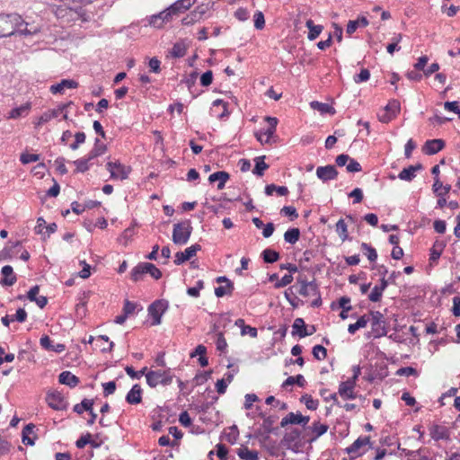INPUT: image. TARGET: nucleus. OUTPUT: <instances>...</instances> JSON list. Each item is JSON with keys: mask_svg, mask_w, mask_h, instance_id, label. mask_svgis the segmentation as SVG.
<instances>
[{"mask_svg": "<svg viewBox=\"0 0 460 460\" xmlns=\"http://www.w3.org/2000/svg\"><path fill=\"white\" fill-rule=\"evenodd\" d=\"M19 22L21 15L18 13L0 14V38L18 34Z\"/></svg>", "mask_w": 460, "mask_h": 460, "instance_id": "obj_1", "label": "nucleus"}, {"mask_svg": "<svg viewBox=\"0 0 460 460\" xmlns=\"http://www.w3.org/2000/svg\"><path fill=\"white\" fill-rule=\"evenodd\" d=\"M192 233V226L190 220H185L173 225L172 240L175 244H186Z\"/></svg>", "mask_w": 460, "mask_h": 460, "instance_id": "obj_2", "label": "nucleus"}, {"mask_svg": "<svg viewBox=\"0 0 460 460\" xmlns=\"http://www.w3.org/2000/svg\"><path fill=\"white\" fill-rule=\"evenodd\" d=\"M147 385L154 388L158 385H168L172 382V375L170 370H150L146 374Z\"/></svg>", "mask_w": 460, "mask_h": 460, "instance_id": "obj_3", "label": "nucleus"}, {"mask_svg": "<svg viewBox=\"0 0 460 460\" xmlns=\"http://www.w3.org/2000/svg\"><path fill=\"white\" fill-rule=\"evenodd\" d=\"M168 301L160 299L155 300L148 306V314L152 317V325H158L161 323L162 315L168 309Z\"/></svg>", "mask_w": 460, "mask_h": 460, "instance_id": "obj_4", "label": "nucleus"}, {"mask_svg": "<svg viewBox=\"0 0 460 460\" xmlns=\"http://www.w3.org/2000/svg\"><path fill=\"white\" fill-rule=\"evenodd\" d=\"M371 332L374 338H380L385 336L387 333L386 328L385 326L384 315L378 312H371Z\"/></svg>", "mask_w": 460, "mask_h": 460, "instance_id": "obj_5", "label": "nucleus"}, {"mask_svg": "<svg viewBox=\"0 0 460 460\" xmlns=\"http://www.w3.org/2000/svg\"><path fill=\"white\" fill-rule=\"evenodd\" d=\"M46 402L48 405L55 411H65L68 407V402L66 401L63 394L57 390L47 393Z\"/></svg>", "mask_w": 460, "mask_h": 460, "instance_id": "obj_6", "label": "nucleus"}, {"mask_svg": "<svg viewBox=\"0 0 460 460\" xmlns=\"http://www.w3.org/2000/svg\"><path fill=\"white\" fill-rule=\"evenodd\" d=\"M106 168L111 172V179L120 181L127 179L131 171L130 167L120 164L119 161L108 162Z\"/></svg>", "mask_w": 460, "mask_h": 460, "instance_id": "obj_7", "label": "nucleus"}, {"mask_svg": "<svg viewBox=\"0 0 460 460\" xmlns=\"http://www.w3.org/2000/svg\"><path fill=\"white\" fill-rule=\"evenodd\" d=\"M42 25L40 22H25L21 17V22H19L18 34L22 36H32L39 33L41 30Z\"/></svg>", "mask_w": 460, "mask_h": 460, "instance_id": "obj_8", "label": "nucleus"}, {"mask_svg": "<svg viewBox=\"0 0 460 460\" xmlns=\"http://www.w3.org/2000/svg\"><path fill=\"white\" fill-rule=\"evenodd\" d=\"M173 13H171V9L162 11L157 14H154L149 18V24L155 28H162L165 22H170L172 19Z\"/></svg>", "mask_w": 460, "mask_h": 460, "instance_id": "obj_9", "label": "nucleus"}, {"mask_svg": "<svg viewBox=\"0 0 460 460\" xmlns=\"http://www.w3.org/2000/svg\"><path fill=\"white\" fill-rule=\"evenodd\" d=\"M309 420H310L309 416H303L299 412H297V413L289 412L287 416H285L281 420L280 426L286 427L288 424H293V425H302L305 427L308 423Z\"/></svg>", "mask_w": 460, "mask_h": 460, "instance_id": "obj_10", "label": "nucleus"}, {"mask_svg": "<svg viewBox=\"0 0 460 460\" xmlns=\"http://www.w3.org/2000/svg\"><path fill=\"white\" fill-rule=\"evenodd\" d=\"M429 430L431 438L435 441L450 440V431L446 426L432 424Z\"/></svg>", "mask_w": 460, "mask_h": 460, "instance_id": "obj_11", "label": "nucleus"}, {"mask_svg": "<svg viewBox=\"0 0 460 460\" xmlns=\"http://www.w3.org/2000/svg\"><path fill=\"white\" fill-rule=\"evenodd\" d=\"M355 386L356 384L353 380L348 379L340 384L338 394L344 400L355 399L357 397V394L354 392Z\"/></svg>", "mask_w": 460, "mask_h": 460, "instance_id": "obj_12", "label": "nucleus"}, {"mask_svg": "<svg viewBox=\"0 0 460 460\" xmlns=\"http://www.w3.org/2000/svg\"><path fill=\"white\" fill-rule=\"evenodd\" d=\"M201 249V246L198 243L193 244L185 249L184 252H178L175 254L174 263L176 265H181L186 261H189L192 257H194L198 251Z\"/></svg>", "mask_w": 460, "mask_h": 460, "instance_id": "obj_13", "label": "nucleus"}, {"mask_svg": "<svg viewBox=\"0 0 460 460\" xmlns=\"http://www.w3.org/2000/svg\"><path fill=\"white\" fill-rule=\"evenodd\" d=\"M73 102H69L67 103H64L59 105L57 109L49 110L39 118V121L37 123L38 126L45 124L49 122L51 119L57 118L60 113H62L64 111H66L70 105H72Z\"/></svg>", "mask_w": 460, "mask_h": 460, "instance_id": "obj_14", "label": "nucleus"}, {"mask_svg": "<svg viewBox=\"0 0 460 460\" xmlns=\"http://www.w3.org/2000/svg\"><path fill=\"white\" fill-rule=\"evenodd\" d=\"M317 177L323 181L334 180L338 176V171L334 165L319 166L316 169Z\"/></svg>", "mask_w": 460, "mask_h": 460, "instance_id": "obj_15", "label": "nucleus"}, {"mask_svg": "<svg viewBox=\"0 0 460 460\" xmlns=\"http://www.w3.org/2000/svg\"><path fill=\"white\" fill-rule=\"evenodd\" d=\"M297 281L301 285V287L298 290V293L301 296L306 297L311 295L314 296V295L318 294V287L314 281L307 282L306 280L302 279L300 278L297 279Z\"/></svg>", "mask_w": 460, "mask_h": 460, "instance_id": "obj_16", "label": "nucleus"}, {"mask_svg": "<svg viewBox=\"0 0 460 460\" xmlns=\"http://www.w3.org/2000/svg\"><path fill=\"white\" fill-rule=\"evenodd\" d=\"M1 273L3 275V279L0 280V285L3 287H10L15 284L17 278L13 273V267L10 265H5L2 268Z\"/></svg>", "mask_w": 460, "mask_h": 460, "instance_id": "obj_17", "label": "nucleus"}, {"mask_svg": "<svg viewBox=\"0 0 460 460\" xmlns=\"http://www.w3.org/2000/svg\"><path fill=\"white\" fill-rule=\"evenodd\" d=\"M445 146V141L442 139H431L426 141L423 146V152L426 155H431L438 153Z\"/></svg>", "mask_w": 460, "mask_h": 460, "instance_id": "obj_18", "label": "nucleus"}, {"mask_svg": "<svg viewBox=\"0 0 460 460\" xmlns=\"http://www.w3.org/2000/svg\"><path fill=\"white\" fill-rule=\"evenodd\" d=\"M423 166L421 164L410 165L407 168H403L398 174V177L402 181H411L415 178L416 172L421 171Z\"/></svg>", "mask_w": 460, "mask_h": 460, "instance_id": "obj_19", "label": "nucleus"}, {"mask_svg": "<svg viewBox=\"0 0 460 460\" xmlns=\"http://www.w3.org/2000/svg\"><path fill=\"white\" fill-rule=\"evenodd\" d=\"M77 86H78L77 82H75L74 80H70V79H63V80H61L60 83L52 84L50 86V92L53 94L63 93L65 89H73V88H76Z\"/></svg>", "mask_w": 460, "mask_h": 460, "instance_id": "obj_20", "label": "nucleus"}, {"mask_svg": "<svg viewBox=\"0 0 460 460\" xmlns=\"http://www.w3.org/2000/svg\"><path fill=\"white\" fill-rule=\"evenodd\" d=\"M40 291L39 286L32 287L27 293V297L30 301L35 302L40 308L45 307L48 299L44 296H38Z\"/></svg>", "mask_w": 460, "mask_h": 460, "instance_id": "obj_21", "label": "nucleus"}, {"mask_svg": "<svg viewBox=\"0 0 460 460\" xmlns=\"http://www.w3.org/2000/svg\"><path fill=\"white\" fill-rule=\"evenodd\" d=\"M40 346L49 351L61 353L66 349V346L62 343L52 344V341L48 335H44L40 340Z\"/></svg>", "mask_w": 460, "mask_h": 460, "instance_id": "obj_22", "label": "nucleus"}, {"mask_svg": "<svg viewBox=\"0 0 460 460\" xmlns=\"http://www.w3.org/2000/svg\"><path fill=\"white\" fill-rule=\"evenodd\" d=\"M142 401V388L138 384L132 386L126 395V402L129 404H137Z\"/></svg>", "mask_w": 460, "mask_h": 460, "instance_id": "obj_23", "label": "nucleus"}, {"mask_svg": "<svg viewBox=\"0 0 460 460\" xmlns=\"http://www.w3.org/2000/svg\"><path fill=\"white\" fill-rule=\"evenodd\" d=\"M230 175L227 172L218 171L209 175L208 181L210 183L218 181L217 190H223L226 182L229 180Z\"/></svg>", "mask_w": 460, "mask_h": 460, "instance_id": "obj_24", "label": "nucleus"}, {"mask_svg": "<svg viewBox=\"0 0 460 460\" xmlns=\"http://www.w3.org/2000/svg\"><path fill=\"white\" fill-rule=\"evenodd\" d=\"M58 382L62 385H66L73 388L79 384L80 380L76 376L73 375L70 371H63L58 376Z\"/></svg>", "mask_w": 460, "mask_h": 460, "instance_id": "obj_25", "label": "nucleus"}, {"mask_svg": "<svg viewBox=\"0 0 460 460\" xmlns=\"http://www.w3.org/2000/svg\"><path fill=\"white\" fill-rule=\"evenodd\" d=\"M195 1L196 0H177L169 8L171 9V13H173V15H178L193 5Z\"/></svg>", "mask_w": 460, "mask_h": 460, "instance_id": "obj_26", "label": "nucleus"}, {"mask_svg": "<svg viewBox=\"0 0 460 460\" xmlns=\"http://www.w3.org/2000/svg\"><path fill=\"white\" fill-rule=\"evenodd\" d=\"M292 335H298L300 338L310 336L311 332H307L305 321L302 318L295 319L292 325Z\"/></svg>", "mask_w": 460, "mask_h": 460, "instance_id": "obj_27", "label": "nucleus"}, {"mask_svg": "<svg viewBox=\"0 0 460 460\" xmlns=\"http://www.w3.org/2000/svg\"><path fill=\"white\" fill-rule=\"evenodd\" d=\"M265 120L269 123V127L262 133L265 136V141L264 142L265 143H270V138L274 136V134L276 132V128H277V125H278V119L275 118V117L267 116V117H265Z\"/></svg>", "mask_w": 460, "mask_h": 460, "instance_id": "obj_28", "label": "nucleus"}, {"mask_svg": "<svg viewBox=\"0 0 460 460\" xmlns=\"http://www.w3.org/2000/svg\"><path fill=\"white\" fill-rule=\"evenodd\" d=\"M31 106L30 102H26L19 107L13 108L8 115V119H19L21 117H25L28 115Z\"/></svg>", "mask_w": 460, "mask_h": 460, "instance_id": "obj_29", "label": "nucleus"}, {"mask_svg": "<svg viewBox=\"0 0 460 460\" xmlns=\"http://www.w3.org/2000/svg\"><path fill=\"white\" fill-rule=\"evenodd\" d=\"M445 243L442 241H436L430 250L429 261L435 263L440 258L442 252L445 248Z\"/></svg>", "mask_w": 460, "mask_h": 460, "instance_id": "obj_30", "label": "nucleus"}, {"mask_svg": "<svg viewBox=\"0 0 460 460\" xmlns=\"http://www.w3.org/2000/svg\"><path fill=\"white\" fill-rule=\"evenodd\" d=\"M305 26L309 30L307 39L309 40H314L318 36L322 33L323 30V26L322 25H315L314 22L309 19L305 22Z\"/></svg>", "mask_w": 460, "mask_h": 460, "instance_id": "obj_31", "label": "nucleus"}, {"mask_svg": "<svg viewBox=\"0 0 460 460\" xmlns=\"http://www.w3.org/2000/svg\"><path fill=\"white\" fill-rule=\"evenodd\" d=\"M64 5L75 13H79L81 5H86L92 3V0H61Z\"/></svg>", "mask_w": 460, "mask_h": 460, "instance_id": "obj_32", "label": "nucleus"}, {"mask_svg": "<svg viewBox=\"0 0 460 460\" xmlns=\"http://www.w3.org/2000/svg\"><path fill=\"white\" fill-rule=\"evenodd\" d=\"M370 445L369 437H359L349 447L346 448L348 454L357 452L361 447Z\"/></svg>", "mask_w": 460, "mask_h": 460, "instance_id": "obj_33", "label": "nucleus"}, {"mask_svg": "<svg viewBox=\"0 0 460 460\" xmlns=\"http://www.w3.org/2000/svg\"><path fill=\"white\" fill-rule=\"evenodd\" d=\"M237 456L243 460H259L258 452L249 450L246 447H240L237 450Z\"/></svg>", "mask_w": 460, "mask_h": 460, "instance_id": "obj_34", "label": "nucleus"}, {"mask_svg": "<svg viewBox=\"0 0 460 460\" xmlns=\"http://www.w3.org/2000/svg\"><path fill=\"white\" fill-rule=\"evenodd\" d=\"M301 431L297 429H292L290 432L287 433L282 442L288 447L291 448V445L297 441L300 438Z\"/></svg>", "mask_w": 460, "mask_h": 460, "instance_id": "obj_35", "label": "nucleus"}, {"mask_svg": "<svg viewBox=\"0 0 460 460\" xmlns=\"http://www.w3.org/2000/svg\"><path fill=\"white\" fill-rule=\"evenodd\" d=\"M312 109L320 111L322 114L330 113L334 114V109L329 105L328 103L320 102L317 101H314L310 103Z\"/></svg>", "mask_w": 460, "mask_h": 460, "instance_id": "obj_36", "label": "nucleus"}, {"mask_svg": "<svg viewBox=\"0 0 460 460\" xmlns=\"http://www.w3.org/2000/svg\"><path fill=\"white\" fill-rule=\"evenodd\" d=\"M350 303V298L348 297V296H341L339 300V306L341 308H342L341 314H340V317L342 319V320H345L348 318V312L351 310V305H349Z\"/></svg>", "mask_w": 460, "mask_h": 460, "instance_id": "obj_37", "label": "nucleus"}, {"mask_svg": "<svg viewBox=\"0 0 460 460\" xmlns=\"http://www.w3.org/2000/svg\"><path fill=\"white\" fill-rule=\"evenodd\" d=\"M265 156H258L254 159L255 162V167L252 171V172L258 176H262L264 173V171L269 168V164H267L264 162Z\"/></svg>", "mask_w": 460, "mask_h": 460, "instance_id": "obj_38", "label": "nucleus"}, {"mask_svg": "<svg viewBox=\"0 0 460 460\" xmlns=\"http://www.w3.org/2000/svg\"><path fill=\"white\" fill-rule=\"evenodd\" d=\"M93 401L90 399H84L81 403H77L74 406V411L82 414L84 411L92 412Z\"/></svg>", "mask_w": 460, "mask_h": 460, "instance_id": "obj_39", "label": "nucleus"}, {"mask_svg": "<svg viewBox=\"0 0 460 460\" xmlns=\"http://www.w3.org/2000/svg\"><path fill=\"white\" fill-rule=\"evenodd\" d=\"M300 237V230L299 228L294 227L290 228L284 234V240L285 242L294 244L296 243Z\"/></svg>", "mask_w": 460, "mask_h": 460, "instance_id": "obj_40", "label": "nucleus"}, {"mask_svg": "<svg viewBox=\"0 0 460 460\" xmlns=\"http://www.w3.org/2000/svg\"><path fill=\"white\" fill-rule=\"evenodd\" d=\"M296 384L300 387H304L306 384L305 377L302 375H296V376L288 377L282 384V387L286 388L288 385Z\"/></svg>", "mask_w": 460, "mask_h": 460, "instance_id": "obj_41", "label": "nucleus"}, {"mask_svg": "<svg viewBox=\"0 0 460 460\" xmlns=\"http://www.w3.org/2000/svg\"><path fill=\"white\" fill-rule=\"evenodd\" d=\"M262 259L266 263H273L279 260V253L272 249H265L261 252Z\"/></svg>", "mask_w": 460, "mask_h": 460, "instance_id": "obj_42", "label": "nucleus"}, {"mask_svg": "<svg viewBox=\"0 0 460 460\" xmlns=\"http://www.w3.org/2000/svg\"><path fill=\"white\" fill-rule=\"evenodd\" d=\"M204 12L205 11L203 9H201V7H198L197 10H195L190 15H188L182 19V23L184 25L192 24L193 22H195L197 21V19L201 17V15L204 13Z\"/></svg>", "mask_w": 460, "mask_h": 460, "instance_id": "obj_43", "label": "nucleus"}, {"mask_svg": "<svg viewBox=\"0 0 460 460\" xmlns=\"http://www.w3.org/2000/svg\"><path fill=\"white\" fill-rule=\"evenodd\" d=\"M234 289V283L229 282L228 284H226V286H219V287L216 288L215 295L217 297H222L226 295H232Z\"/></svg>", "mask_w": 460, "mask_h": 460, "instance_id": "obj_44", "label": "nucleus"}, {"mask_svg": "<svg viewBox=\"0 0 460 460\" xmlns=\"http://www.w3.org/2000/svg\"><path fill=\"white\" fill-rule=\"evenodd\" d=\"M336 232L342 241L349 239L347 225L344 219L341 218L336 223Z\"/></svg>", "mask_w": 460, "mask_h": 460, "instance_id": "obj_45", "label": "nucleus"}, {"mask_svg": "<svg viewBox=\"0 0 460 460\" xmlns=\"http://www.w3.org/2000/svg\"><path fill=\"white\" fill-rule=\"evenodd\" d=\"M144 267L146 269L145 270L146 274V273L150 274V276L153 277L155 279H161L162 272L155 264L150 263V262H145Z\"/></svg>", "mask_w": 460, "mask_h": 460, "instance_id": "obj_46", "label": "nucleus"}, {"mask_svg": "<svg viewBox=\"0 0 460 460\" xmlns=\"http://www.w3.org/2000/svg\"><path fill=\"white\" fill-rule=\"evenodd\" d=\"M361 249L364 252V253L367 255V259L372 262L376 261L377 259V252L375 248H373L371 245H369L367 243H361Z\"/></svg>", "mask_w": 460, "mask_h": 460, "instance_id": "obj_47", "label": "nucleus"}, {"mask_svg": "<svg viewBox=\"0 0 460 460\" xmlns=\"http://www.w3.org/2000/svg\"><path fill=\"white\" fill-rule=\"evenodd\" d=\"M144 263L145 262H140L138 263L136 267H134L131 270V279L133 281L135 282H137L139 281L143 275L146 274L145 272V267H144Z\"/></svg>", "mask_w": 460, "mask_h": 460, "instance_id": "obj_48", "label": "nucleus"}, {"mask_svg": "<svg viewBox=\"0 0 460 460\" xmlns=\"http://www.w3.org/2000/svg\"><path fill=\"white\" fill-rule=\"evenodd\" d=\"M312 429L313 432L314 433V438H313L312 440H314L327 432L328 426L326 424H321L320 422H314Z\"/></svg>", "mask_w": 460, "mask_h": 460, "instance_id": "obj_49", "label": "nucleus"}, {"mask_svg": "<svg viewBox=\"0 0 460 460\" xmlns=\"http://www.w3.org/2000/svg\"><path fill=\"white\" fill-rule=\"evenodd\" d=\"M170 53L173 58H181L186 54L185 46L182 43L177 42L172 46Z\"/></svg>", "mask_w": 460, "mask_h": 460, "instance_id": "obj_50", "label": "nucleus"}, {"mask_svg": "<svg viewBox=\"0 0 460 460\" xmlns=\"http://www.w3.org/2000/svg\"><path fill=\"white\" fill-rule=\"evenodd\" d=\"M301 402H305L306 408L311 411H314L317 409L319 405V402L312 398L311 395L305 394L300 399Z\"/></svg>", "mask_w": 460, "mask_h": 460, "instance_id": "obj_51", "label": "nucleus"}, {"mask_svg": "<svg viewBox=\"0 0 460 460\" xmlns=\"http://www.w3.org/2000/svg\"><path fill=\"white\" fill-rule=\"evenodd\" d=\"M312 353L317 360H323L327 357V349L322 345L314 346Z\"/></svg>", "mask_w": 460, "mask_h": 460, "instance_id": "obj_52", "label": "nucleus"}, {"mask_svg": "<svg viewBox=\"0 0 460 460\" xmlns=\"http://www.w3.org/2000/svg\"><path fill=\"white\" fill-rule=\"evenodd\" d=\"M401 106L400 102L396 100H392L389 102V103L385 106V111L391 113L393 116H396L397 113L400 111Z\"/></svg>", "mask_w": 460, "mask_h": 460, "instance_id": "obj_53", "label": "nucleus"}, {"mask_svg": "<svg viewBox=\"0 0 460 460\" xmlns=\"http://www.w3.org/2000/svg\"><path fill=\"white\" fill-rule=\"evenodd\" d=\"M88 160L85 158H81L74 161V164L76 166V172H84L89 170Z\"/></svg>", "mask_w": 460, "mask_h": 460, "instance_id": "obj_54", "label": "nucleus"}, {"mask_svg": "<svg viewBox=\"0 0 460 460\" xmlns=\"http://www.w3.org/2000/svg\"><path fill=\"white\" fill-rule=\"evenodd\" d=\"M370 77V73L368 69L363 68L361 69L360 73L358 75H355L353 79L356 84H360L363 82H367Z\"/></svg>", "mask_w": 460, "mask_h": 460, "instance_id": "obj_55", "label": "nucleus"}, {"mask_svg": "<svg viewBox=\"0 0 460 460\" xmlns=\"http://www.w3.org/2000/svg\"><path fill=\"white\" fill-rule=\"evenodd\" d=\"M39 160H40V155H36V154L23 153L20 156V161L23 164H30V163L37 162Z\"/></svg>", "mask_w": 460, "mask_h": 460, "instance_id": "obj_56", "label": "nucleus"}, {"mask_svg": "<svg viewBox=\"0 0 460 460\" xmlns=\"http://www.w3.org/2000/svg\"><path fill=\"white\" fill-rule=\"evenodd\" d=\"M221 106L223 108V111L219 114H217V116L219 118V119H223L224 117H226L228 115V111H227V103L226 102H224L223 100H220V99H217L213 102V107L214 108H217Z\"/></svg>", "mask_w": 460, "mask_h": 460, "instance_id": "obj_57", "label": "nucleus"}, {"mask_svg": "<svg viewBox=\"0 0 460 460\" xmlns=\"http://www.w3.org/2000/svg\"><path fill=\"white\" fill-rule=\"evenodd\" d=\"M254 18V27L257 30H262L265 25L264 15L261 11H257L253 16Z\"/></svg>", "mask_w": 460, "mask_h": 460, "instance_id": "obj_58", "label": "nucleus"}, {"mask_svg": "<svg viewBox=\"0 0 460 460\" xmlns=\"http://www.w3.org/2000/svg\"><path fill=\"white\" fill-rule=\"evenodd\" d=\"M275 422V418L272 416H269L267 418H264L263 423H262V429L265 433L270 434L273 432V424Z\"/></svg>", "mask_w": 460, "mask_h": 460, "instance_id": "obj_59", "label": "nucleus"}, {"mask_svg": "<svg viewBox=\"0 0 460 460\" xmlns=\"http://www.w3.org/2000/svg\"><path fill=\"white\" fill-rule=\"evenodd\" d=\"M346 169L349 172H358L362 171L360 164L351 157L347 164Z\"/></svg>", "mask_w": 460, "mask_h": 460, "instance_id": "obj_60", "label": "nucleus"}, {"mask_svg": "<svg viewBox=\"0 0 460 460\" xmlns=\"http://www.w3.org/2000/svg\"><path fill=\"white\" fill-rule=\"evenodd\" d=\"M216 345H217V349L219 350L220 352H226V351L227 342H226V340L224 337L223 332H219L217 334Z\"/></svg>", "mask_w": 460, "mask_h": 460, "instance_id": "obj_61", "label": "nucleus"}, {"mask_svg": "<svg viewBox=\"0 0 460 460\" xmlns=\"http://www.w3.org/2000/svg\"><path fill=\"white\" fill-rule=\"evenodd\" d=\"M280 213L288 216L291 217V220H294L298 217V214L296 209L292 206H285L281 208Z\"/></svg>", "mask_w": 460, "mask_h": 460, "instance_id": "obj_62", "label": "nucleus"}, {"mask_svg": "<svg viewBox=\"0 0 460 460\" xmlns=\"http://www.w3.org/2000/svg\"><path fill=\"white\" fill-rule=\"evenodd\" d=\"M234 17L241 22H244L249 19L250 13L246 8L240 7L234 12Z\"/></svg>", "mask_w": 460, "mask_h": 460, "instance_id": "obj_63", "label": "nucleus"}, {"mask_svg": "<svg viewBox=\"0 0 460 460\" xmlns=\"http://www.w3.org/2000/svg\"><path fill=\"white\" fill-rule=\"evenodd\" d=\"M228 449L224 444L217 445V456L220 460H227Z\"/></svg>", "mask_w": 460, "mask_h": 460, "instance_id": "obj_64", "label": "nucleus"}]
</instances>
